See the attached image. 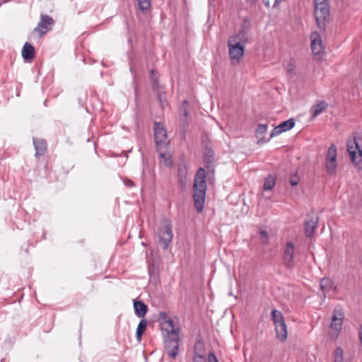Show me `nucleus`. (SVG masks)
Returning a JSON list of instances; mask_svg holds the SVG:
<instances>
[{
	"mask_svg": "<svg viewBox=\"0 0 362 362\" xmlns=\"http://www.w3.org/2000/svg\"><path fill=\"white\" fill-rule=\"evenodd\" d=\"M206 192V171L199 168L197 171L193 184V199L198 212L203 211Z\"/></svg>",
	"mask_w": 362,
	"mask_h": 362,
	"instance_id": "f257e3e1",
	"label": "nucleus"
},
{
	"mask_svg": "<svg viewBox=\"0 0 362 362\" xmlns=\"http://www.w3.org/2000/svg\"><path fill=\"white\" fill-rule=\"evenodd\" d=\"M347 150L351 162L354 165L362 169V136L354 137L347 141Z\"/></svg>",
	"mask_w": 362,
	"mask_h": 362,
	"instance_id": "f03ea898",
	"label": "nucleus"
},
{
	"mask_svg": "<svg viewBox=\"0 0 362 362\" xmlns=\"http://www.w3.org/2000/svg\"><path fill=\"white\" fill-rule=\"evenodd\" d=\"M271 317L275 327L276 338L281 341H285L287 338V327L283 314L278 310H273Z\"/></svg>",
	"mask_w": 362,
	"mask_h": 362,
	"instance_id": "7ed1b4c3",
	"label": "nucleus"
},
{
	"mask_svg": "<svg viewBox=\"0 0 362 362\" xmlns=\"http://www.w3.org/2000/svg\"><path fill=\"white\" fill-rule=\"evenodd\" d=\"M179 329L168 332L165 339V349L169 356L176 358L179 353Z\"/></svg>",
	"mask_w": 362,
	"mask_h": 362,
	"instance_id": "20e7f679",
	"label": "nucleus"
},
{
	"mask_svg": "<svg viewBox=\"0 0 362 362\" xmlns=\"http://www.w3.org/2000/svg\"><path fill=\"white\" fill-rule=\"evenodd\" d=\"M329 6L328 4L315 6V18L319 29L325 30L329 21Z\"/></svg>",
	"mask_w": 362,
	"mask_h": 362,
	"instance_id": "39448f33",
	"label": "nucleus"
},
{
	"mask_svg": "<svg viewBox=\"0 0 362 362\" xmlns=\"http://www.w3.org/2000/svg\"><path fill=\"white\" fill-rule=\"evenodd\" d=\"M159 242L162 245L163 250L168 248L169 244L171 243L173 234L170 223L165 221L159 228L158 231Z\"/></svg>",
	"mask_w": 362,
	"mask_h": 362,
	"instance_id": "423d86ee",
	"label": "nucleus"
},
{
	"mask_svg": "<svg viewBox=\"0 0 362 362\" xmlns=\"http://www.w3.org/2000/svg\"><path fill=\"white\" fill-rule=\"evenodd\" d=\"M153 130L157 149L166 148L169 144V141L163 125L159 122H154Z\"/></svg>",
	"mask_w": 362,
	"mask_h": 362,
	"instance_id": "0eeeda50",
	"label": "nucleus"
},
{
	"mask_svg": "<svg viewBox=\"0 0 362 362\" xmlns=\"http://www.w3.org/2000/svg\"><path fill=\"white\" fill-rule=\"evenodd\" d=\"M337 148L334 144H332L327 151L325 158V168L329 175H334L337 168Z\"/></svg>",
	"mask_w": 362,
	"mask_h": 362,
	"instance_id": "6e6552de",
	"label": "nucleus"
},
{
	"mask_svg": "<svg viewBox=\"0 0 362 362\" xmlns=\"http://www.w3.org/2000/svg\"><path fill=\"white\" fill-rule=\"evenodd\" d=\"M344 313L341 308H335L332 317L330 327L333 332L331 334L332 337L337 338L342 327Z\"/></svg>",
	"mask_w": 362,
	"mask_h": 362,
	"instance_id": "1a4fd4ad",
	"label": "nucleus"
},
{
	"mask_svg": "<svg viewBox=\"0 0 362 362\" xmlns=\"http://www.w3.org/2000/svg\"><path fill=\"white\" fill-rule=\"evenodd\" d=\"M319 222V217L311 211L307 214L305 220V234L308 238L312 237Z\"/></svg>",
	"mask_w": 362,
	"mask_h": 362,
	"instance_id": "9d476101",
	"label": "nucleus"
},
{
	"mask_svg": "<svg viewBox=\"0 0 362 362\" xmlns=\"http://www.w3.org/2000/svg\"><path fill=\"white\" fill-rule=\"evenodd\" d=\"M294 244L288 242L286 244L283 253V262L285 267L292 269L294 267Z\"/></svg>",
	"mask_w": 362,
	"mask_h": 362,
	"instance_id": "9b49d317",
	"label": "nucleus"
},
{
	"mask_svg": "<svg viewBox=\"0 0 362 362\" xmlns=\"http://www.w3.org/2000/svg\"><path fill=\"white\" fill-rule=\"evenodd\" d=\"M54 23V20L52 17L48 15L41 14L40 21L33 32H37L40 33V36H42L51 29V26Z\"/></svg>",
	"mask_w": 362,
	"mask_h": 362,
	"instance_id": "f8f14e48",
	"label": "nucleus"
},
{
	"mask_svg": "<svg viewBox=\"0 0 362 362\" xmlns=\"http://www.w3.org/2000/svg\"><path fill=\"white\" fill-rule=\"evenodd\" d=\"M296 124L295 119L293 118L288 119L286 121L282 122L279 125H277L276 127H274L271 134H270V138H272L275 136H277L284 132H286L288 130L291 129L293 127H294Z\"/></svg>",
	"mask_w": 362,
	"mask_h": 362,
	"instance_id": "ddd939ff",
	"label": "nucleus"
},
{
	"mask_svg": "<svg viewBox=\"0 0 362 362\" xmlns=\"http://www.w3.org/2000/svg\"><path fill=\"white\" fill-rule=\"evenodd\" d=\"M311 49L315 55L320 54L322 50L321 36L317 32H313L310 35Z\"/></svg>",
	"mask_w": 362,
	"mask_h": 362,
	"instance_id": "4468645a",
	"label": "nucleus"
},
{
	"mask_svg": "<svg viewBox=\"0 0 362 362\" xmlns=\"http://www.w3.org/2000/svg\"><path fill=\"white\" fill-rule=\"evenodd\" d=\"M229 48V55L232 60L239 61L244 55V45H238V43L228 44Z\"/></svg>",
	"mask_w": 362,
	"mask_h": 362,
	"instance_id": "2eb2a0df",
	"label": "nucleus"
},
{
	"mask_svg": "<svg viewBox=\"0 0 362 362\" xmlns=\"http://www.w3.org/2000/svg\"><path fill=\"white\" fill-rule=\"evenodd\" d=\"M151 80L153 89L157 92L158 99L162 107L166 103V97L163 88L160 87L156 78H154V71L151 70Z\"/></svg>",
	"mask_w": 362,
	"mask_h": 362,
	"instance_id": "dca6fc26",
	"label": "nucleus"
},
{
	"mask_svg": "<svg viewBox=\"0 0 362 362\" xmlns=\"http://www.w3.org/2000/svg\"><path fill=\"white\" fill-rule=\"evenodd\" d=\"M247 33L244 29H241L239 32L232 36H230L228 39V44L238 43V45H245L247 42Z\"/></svg>",
	"mask_w": 362,
	"mask_h": 362,
	"instance_id": "f3484780",
	"label": "nucleus"
},
{
	"mask_svg": "<svg viewBox=\"0 0 362 362\" xmlns=\"http://www.w3.org/2000/svg\"><path fill=\"white\" fill-rule=\"evenodd\" d=\"M33 145L35 149V156L39 158L40 156L44 155L47 151V141L43 139H33Z\"/></svg>",
	"mask_w": 362,
	"mask_h": 362,
	"instance_id": "a211bd4d",
	"label": "nucleus"
},
{
	"mask_svg": "<svg viewBox=\"0 0 362 362\" xmlns=\"http://www.w3.org/2000/svg\"><path fill=\"white\" fill-rule=\"evenodd\" d=\"M22 57L25 62H31L35 57V48L29 42H25L23 47Z\"/></svg>",
	"mask_w": 362,
	"mask_h": 362,
	"instance_id": "6ab92c4d",
	"label": "nucleus"
},
{
	"mask_svg": "<svg viewBox=\"0 0 362 362\" xmlns=\"http://www.w3.org/2000/svg\"><path fill=\"white\" fill-rule=\"evenodd\" d=\"M134 308L135 315L138 317H144L148 312L147 305L141 300H134Z\"/></svg>",
	"mask_w": 362,
	"mask_h": 362,
	"instance_id": "aec40b11",
	"label": "nucleus"
},
{
	"mask_svg": "<svg viewBox=\"0 0 362 362\" xmlns=\"http://www.w3.org/2000/svg\"><path fill=\"white\" fill-rule=\"evenodd\" d=\"M158 152L160 158V162L166 167H170L172 165L171 154L167 151V147L165 148H158Z\"/></svg>",
	"mask_w": 362,
	"mask_h": 362,
	"instance_id": "412c9836",
	"label": "nucleus"
},
{
	"mask_svg": "<svg viewBox=\"0 0 362 362\" xmlns=\"http://www.w3.org/2000/svg\"><path fill=\"white\" fill-rule=\"evenodd\" d=\"M158 320L160 321V322L163 324V325L165 326V329L167 331V332L169 330L176 329L174 327L173 320L168 317L166 313H165V312L160 313Z\"/></svg>",
	"mask_w": 362,
	"mask_h": 362,
	"instance_id": "4be33fe9",
	"label": "nucleus"
},
{
	"mask_svg": "<svg viewBox=\"0 0 362 362\" xmlns=\"http://www.w3.org/2000/svg\"><path fill=\"white\" fill-rule=\"evenodd\" d=\"M333 286V282L328 278H323L320 281V296L325 298Z\"/></svg>",
	"mask_w": 362,
	"mask_h": 362,
	"instance_id": "5701e85b",
	"label": "nucleus"
},
{
	"mask_svg": "<svg viewBox=\"0 0 362 362\" xmlns=\"http://www.w3.org/2000/svg\"><path fill=\"white\" fill-rule=\"evenodd\" d=\"M328 107V104L325 101H319L317 104H315L310 110V113L313 117H316L320 115L324 110Z\"/></svg>",
	"mask_w": 362,
	"mask_h": 362,
	"instance_id": "b1692460",
	"label": "nucleus"
},
{
	"mask_svg": "<svg viewBox=\"0 0 362 362\" xmlns=\"http://www.w3.org/2000/svg\"><path fill=\"white\" fill-rule=\"evenodd\" d=\"M267 127L266 124H259L257 129L256 130V135L258 138V144H263L267 142L271 138L269 137L268 139H264L263 137H261L262 135L264 134L267 132Z\"/></svg>",
	"mask_w": 362,
	"mask_h": 362,
	"instance_id": "393cba45",
	"label": "nucleus"
},
{
	"mask_svg": "<svg viewBox=\"0 0 362 362\" xmlns=\"http://www.w3.org/2000/svg\"><path fill=\"white\" fill-rule=\"evenodd\" d=\"M147 324H148L147 321L145 319H142L139 322L137 329H136V333L137 340H139V341L141 340V336L146 329Z\"/></svg>",
	"mask_w": 362,
	"mask_h": 362,
	"instance_id": "a878e982",
	"label": "nucleus"
},
{
	"mask_svg": "<svg viewBox=\"0 0 362 362\" xmlns=\"http://www.w3.org/2000/svg\"><path fill=\"white\" fill-rule=\"evenodd\" d=\"M276 184V179L271 175H269L264 182V189L266 191L272 190Z\"/></svg>",
	"mask_w": 362,
	"mask_h": 362,
	"instance_id": "bb28decb",
	"label": "nucleus"
},
{
	"mask_svg": "<svg viewBox=\"0 0 362 362\" xmlns=\"http://www.w3.org/2000/svg\"><path fill=\"white\" fill-rule=\"evenodd\" d=\"M214 151L209 148H205L204 153V161L206 163H211L213 160Z\"/></svg>",
	"mask_w": 362,
	"mask_h": 362,
	"instance_id": "cd10ccee",
	"label": "nucleus"
},
{
	"mask_svg": "<svg viewBox=\"0 0 362 362\" xmlns=\"http://www.w3.org/2000/svg\"><path fill=\"white\" fill-rule=\"evenodd\" d=\"M139 9L146 13L151 6V0H137Z\"/></svg>",
	"mask_w": 362,
	"mask_h": 362,
	"instance_id": "c85d7f7f",
	"label": "nucleus"
},
{
	"mask_svg": "<svg viewBox=\"0 0 362 362\" xmlns=\"http://www.w3.org/2000/svg\"><path fill=\"white\" fill-rule=\"evenodd\" d=\"M343 350L340 347H337L334 351V362H343Z\"/></svg>",
	"mask_w": 362,
	"mask_h": 362,
	"instance_id": "c756f323",
	"label": "nucleus"
},
{
	"mask_svg": "<svg viewBox=\"0 0 362 362\" xmlns=\"http://www.w3.org/2000/svg\"><path fill=\"white\" fill-rule=\"evenodd\" d=\"M187 168L186 165H180L178 167V176L179 177L186 178Z\"/></svg>",
	"mask_w": 362,
	"mask_h": 362,
	"instance_id": "7c9ffc66",
	"label": "nucleus"
},
{
	"mask_svg": "<svg viewBox=\"0 0 362 362\" xmlns=\"http://www.w3.org/2000/svg\"><path fill=\"white\" fill-rule=\"evenodd\" d=\"M259 239L262 242L263 244H267L269 240V235L266 230H260L259 232Z\"/></svg>",
	"mask_w": 362,
	"mask_h": 362,
	"instance_id": "2f4dec72",
	"label": "nucleus"
},
{
	"mask_svg": "<svg viewBox=\"0 0 362 362\" xmlns=\"http://www.w3.org/2000/svg\"><path fill=\"white\" fill-rule=\"evenodd\" d=\"M295 64L293 59H291L286 66V71L290 74H294Z\"/></svg>",
	"mask_w": 362,
	"mask_h": 362,
	"instance_id": "473e14b6",
	"label": "nucleus"
},
{
	"mask_svg": "<svg viewBox=\"0 0 362 362\" xmlns=\"http://www.w3.org/2000/svg\"><path fill=\"white\" fill-rule=\"evenodd\" d=\"M299 177L296 175H292L289 178V182L292 186H296L299 182Z\"/></svg>",
	"mask_w": 362,
	"mask_h": 362,
	"instance_id": "72a5a7b5",
	"label": "nucleus"
},
{
	"mask_svg": "<svg viewBox=\"0 0 362 362\" xmlns=\"http://www.w3.org/2000/svg\"><path fill=\"white\" fill-rule=\"evenodd\" d=\"M209 362H218L216 356L212 353L209 354Z\"/></svg>",
	"mask_w": 362,
	"mask_h": 362,
	"instance_id": "f704fd0d",
	"label": "nucleus"
},
{
	"mask_svg": "<svg viewBox=\"0 0 362 362\" xmlns=\"http://www.w3.org/2000/svg\"><path fill=\"white\" fill-rule=\"evenodd\" d=\"M193 362H206L205 358L202 356L194 357L193 359Z\"/></svg>",
	"mask_w": 362,
	"mask_h": 362,
	"instance_id": "c9c22d12",
	"label": "nucleus"
},
{
	"mask_svg": "<svg viewBox=\"0 0 362 362\" xmlns=\"http://www.w3.org/2000/svg\"><path fill=\"white\" fill-rule=\"evenodd\" d=\"M315 6L321 5L322 4H328L327 0H314Z\"/></svg>",
	"mask_w": 362,
	"mask_h": 362,
	"instance_id": "e433bc0d",
	"label": "nucleus"
},
{
	"mask_svg": "<svg viewBox=\"0 0 362 362\" xmlns=\"http://www.w3.org/2000/svg\"><path fill=\"white\" fill-rule=\"evenodd\" d=\"M124 183H125V185H126L127 186H128V187H134V182H133L132 180H127V181H125V182H124Z\"/></svg>",
	"mask_w": 362,
	"mask_h": 362,
	"instance_id": "4c0bfd02",
	"label": "nucleus"
},
{
	"mask_svg": "<svg viewBox=\"0 0 362 362\" xmlns=\"http://www.w3.org/2000/svg\"><path fill=\"white\" fill-rule=\"evenodd\" d=\"M185 179L186 178L180 177V183L181 184V186L182 187H184L185 186Z\"/></svg>",
	"mask_w": 362,
	"mask_h": 362,
	"instance_id": "58836bf2",
	"label": "nucleus"
},
{
	"mask_svg": "<svg viewBox=\"0 0 362 362\" xmlns=\"http://www.w3.org/2000/svg\"><path fill=\"white\" fill-rule=\"evenodd\" d=\"M359 338H360L361 342L362 344V324H361L360 331H359Z\"/></svg>",
	"mask_w": 362,
	"mask_h": 362,
	"instance_id": "ea45409f",
	"label": "nucleus"
},
{
	"mask_svg": "<svg viewBox=\"0 0 362 362\" xmlns=\"http://www.w3.org/2000/svg\"><path fill=\"white\" fill-rule=\"evenodd\" d=\"M262 1L266 6H269V0H262Z\"/></svg>",
	"mask_w": 362,
	"mask_h": 362,
	"instance_id": "a19ab883",
	"label": "nucleus"
},
{
	"mask_svg": "<svg viewBox=\"0 0 362 362\" xmlns=\"http://www.w3.org/2000/svg\"><path fill=\"white\" fill-rule=\"evenodd\" d=\"M251 5H255L257 0H247Z\"/></svg>",
	"mask_w": 362,
	"mask_h": 362,
	"instance_id": "79ce46f5",
	"label": "nucleus"
},
{
	"mask_svg": "<svg viewBox=\"0 0 362 362\" xmlns=\"http://www.w3.org/2000/svg\"><path fill=\"white\" fill-rule=\"evenodd\" d=\"M281 0H275L274 7L277 6Z\"/></svg>",
	"mask_w": 362,
	"mask_h": 362,
	"instance_id": "37998d69",
	"label": "nucleus"
},
{
	"mask_svg": "<svg viewBox=\"0 0 362 362\" xmlns=\"http://www.w3.org/2000/svg\"><path fill=\"white\" fill-rule=\"evenodd\" d=\"M188 114H189L188 111H187V110H185V111H184V115H185V117H187V116H188Z\"/></svg>",
	"mask_w": 362,
	"mask_h": 362,
	"instance_id": "c03bdc74",
	"label": "nucleus"
}]
</instances>
